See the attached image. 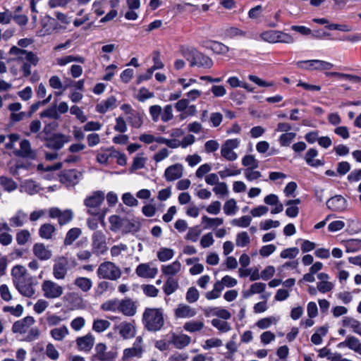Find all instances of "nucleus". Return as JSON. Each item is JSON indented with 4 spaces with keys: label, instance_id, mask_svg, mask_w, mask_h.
Wrapping results in <instances>:
<instances>
[{
    "label": "nucleus",
    "instance_id": "f257e3e1",
    "mask_svg": "<svg viewBox=\"0 0 361 361\" xmlns=\"http://www.w3.org/2000/svg\"><path fill=\"white\" fill-rule=\"evenodd\" d=\"M110 230L116 232L121 230L123 234L135 233L140 229V222L133 214H128L125 216L112 215L109 219Z\"/></svg>",
    "mask_w": 361,
    "mask_h": 361
},
{
    "label": "nucleus",
    "instance_id": "f03ea898",
    "mask_svg": "<svg viewBox=\"0 0 361 361\" xmlns=\"http://www.w3.org/2000/svg\"><path fill=\"white\" fill-rule=\"evenodd\" d=\"M142 322L145 329L150 332L160 331L164 325V313L162 308L147 307L143 312Z\"/></svg>",
    "mask_w": 361,
    "mask_h": 361
},
{
    "label": "nucleus",
    "instance_id": "7ed1b4c3",
    "mask_svg": "<svg viewBox=\"0 0 361 361\" xmlns=\"http://www.w3.org/2000/svg\"><path fill=\"white\" fill-rule=\"evenodd\" d=\"M104 200V193L100 190L94 192L92 195L86 197L84 200L87 213L93 216H99L102 221H104V214L101 213L100 206Z\"/></svg>",
    "mask_w": 361,
    "mask_h": 361
},
{
    "label": "nucleus",
    "instance_id": "20e7f679",
    "mask_svg": "<svg viewBox=\"0 0 361 361\" xmlns=\"http://www.w3.org/2000/svg\"><path fill=\"white\" fill-rule=\"evenodd\" d=\"M99 279L116 281L121 276V269L111 262L102 263L97 271Z\"/></svg>",
    "mask_w": 361,
    "mask_h": 361
},
{
    "label": "nucleus",
    "instance_id": "39448f33",
    "mask_svg": "<svg viewBox=\"0 0 361 361\" xmlns=\"http://www.w3.org/2000/svg\"><path fill=\"white\" fill-rule=\"evenodd\" d=\"M107 347L103 343H97L94 348V353L90 357V361H115L118 352L116 348L106 351Z\"/></svg>",
    "mask_w": 361,
    "mask_h": 361
},
{
    "label": "nucleus",
    "instance_id": "423d86ee",
    "mask_svg": "<svg viewBox=\"0 0 361 361\" xmlns=\"http://www.w3.org/2000/svg\"><path fill=\"white\" fill-rule=\"evenodd\" d=\"M40 139L45 142L44 146L50 149L58 151L63 148L66 143L71 141V136L63 133H54L51 136L41 137Z\"/></svg>",
    "mask_w": 361,
    "mask_h": 361
},
{
    "label": "nucleus",
    "instance_id": "0eeeda50",
    "mask_svg": "<svg viewBox=\"0 0 361 361\" xmlns=\"http://www.w3.org/2000/svg\"><path fill=\"white\" fill-rule=\"evenodd\" d=\"M92 253L97 256L104 255L108 250L106 235L102 231H96L92 236Z\"/></svg>",
    "mask_w": 361,
    "mask_h": 361
},
{
    "label": "nucleus",
    "instance_id": "6e6552de",
    "mask_svg": "<svg viewBox=\"0 0 361 361\" xmlns=\"http://www.w3.org/2000/svg\"><path fill=\"white\" fill-rule=\"evenodd\" d=\"M42 290L47 298L54 299L59 298L63 293L62 286L51 280H45L42 284Z\"/></svg>",
    "mask_w": 361,
    "mask_h": 361
},
{
    "label": "nucleus",
    "instance_id": "1a4fd4ad",
    "mask_svg": "<svg viewBox=\"0 0 361 361\" xmlns=\"http://www.w3.org/2000/svg\"><path fill=\"white\" fill-rule=\"evenodd\" d=\"M240 140L237 138L229 139L225 141L221 149V156L228 161H234L238 158L237 154L233 152L234 149L238 147Z\"/></svg>",
    "mask_w": 361,
    "mask_h": 361
},
{
    "label": "nucleus",
    "instance_id": "9d476101",
    "mask_svg": "<svg viewBox=\"0 0 361 361\" xmlns=\"http://www.w3.org/2000/svg\"><path fill=\"white\" fill-rule=\"evenodd\" d=\"M14 285L20 293L25 297L31 298L35 294L34 278L31 275L16 282Z\"/></svg>",
    "mask_w": 361,
    "mask_h": 361
},
{
    "label": "nucleus",
    "instance_id": "9b49d317",
    "mask_svg": "<svg viewBox=\"0 0 361 361\" xmlns=\"http://www.w3.org/2000/svg\"><path fill=\"white\" fill-rule=\"evenodd\" d=\"M142 336H139L136 338L133 347L126 348L123 350V354L122 357L123 361H125L126 360H128L131 357H141L143 353H144V348L142 345Z\"/></svg>",
    "mask_w": 361,
    "mask_h": 361
},
{
    "label": "nucleus",
    "instance_id": "f8f14e48",
    "mask_svg": "<svg viewBox=\"0 0 361 361\" xmlns=\"http://www.w3.org/2000/svg\"><path fill=\"white\" fill-rule=\"evenodd\" d=\"M53 266V275L56 279H65L68 267V260L65 257H60L54 260Z\"/></svg>",
    "mask_w": 361,
    "mask_h": 361
},
{
    "label": "nucleus",
    "instance_id": "ddd939ff",
    "mask_svg": "<svg viewBox=\"0 0 361 361\" xmlns=\"http://www.w3.org/2000/svg\"><path fill=\"white\" fill-rule=\"evenodd\" d=\"M213 64L214 62L209 56L197 51L194 59L190 60V66L191 67L197 66L203 68H211L213 66Z\"/></svg>",
    "mask_w": 361,
    "mask_h": 361
},
{
    "label": "nucleus",
    "instance_id": "4468645a",
    "mask_svg": "<svg viewBox=\"0 0 361 361\" xmlns=\"http://www.w3.org/2000/svg\"><path fill=\"white\" fill-rule=\"evenodd\" d=\"M326 204L328 209L334 212H342L347 207V201L342 195H337L329 198Z\"/></svg>",
    "mask_w": 361,
    "mask_h": 361
},
{
    "label": "nucleus",
    "instance_id": "2eb2a0df",
    "mask_svg": "<svg viewBox=\"0 0 361 361\" xmlns=\"http://www.w3.org/2000/svg\"><path fill=\"white\" fill-rule=\"evenodd\" d=\"M117 329H118L119 334L124 339H128L134 337L136 333V328L134 321L132 322H121L117 326Z\"/></svg>",
    "mask_w": 361,
    "mask_h": 361
},
{
    "label": "nucleus",
    "instance_id": "dca6fc26",
    "mask_svg": "<svg viewBox=\"0 0 361 361\" xmlns=\"http://www.w3.org/2000/svg\"><path fill=\"white\" fill-rule=\"evenodd\" d=\"M32 252L34 255L42 261H46L52 257L51 250H49L44 243H37L33 245Z\"/></svg>",
    "mask_w": 361,
    "mask_h": 361
},
{
    "label": "nucleus",
    "instance_id": "f3484780",
    "mask_svg": "<svg viewBox=\"0 0 361 361\" xmlns=\"http://www.w3.org/2000/svg\"><path fill=\"white\" fill-rule=\"evenodd\" d=\"M183 167L180 164H176L166 168L164 177L167 181H173L183 176Z\"/></svg>",
    "mask_w": 361,
    "mask_h": 361
},
{
    "label": "nucleus",
    "instance_id": "a211bd4d",
    "mask_svg": "<svg viewBox=\"0 0 361 361\" xmlns=\"http://www.w3.org/2000/svg\"><path fill=\"white\" fill-rule=\"evenodd\" d=\"M119 312L126 316L132 317L137 312V306L131 299L125 298L119 302Z\"/></svg>",
    "mask_w": 361,
    "mask_h": 361
},
{
    "label": "nucleus",
    "instance_id": "6ab92c4d",
    "mask_svg": "<svg viewBox=\"0 0 361 361\" xmlns=\"http://www.w3.org/2000/svg\"><path fill=\"white\" fill-rule=\"evenodd\" d=\"M35 319L32 317L27 316L23 319L18 320L13 324L12 331L13 333L24 334L28 328L33 324Z\"/></svg>",
    "mask_w": 361,
    "mask_h": 361
},
{
    "label": "nucleus",
    "instance_id": "aec40b11",
    "mask_svg": "<svg viewBox=\"0 0 361 361\" xmlns=\"http://www.w3.org/2000/svg\"><path fill=\"white\" fill-rule=\"evenodd\" d=\"M76 343L80 350L89 352L94 345V337L91 334H87L85 336L78 337Z\"/></svg>",
    "mask_w": 361,
    "mask_h": 361
},
{
    "label": "nucleus",
    "instance_id": "412c9836",
    "mask_svg": "<svg viewBox=\"0 0 361 361\" xmlns=\"http://www.w3.org/2000/svg\"><path fill=\"white\" fill-rule=\"evenodd\" d=\"M197 311L190 306L180 303L174 310V314L176 318H191L196 315Z\"/></svg>",
    "mask_w": 361,
    "mask_h": 361
},
{
    "label": "nucleus",
    "instance_id": "4be33fe9",
    "mask_svg": "<svg viewBox=\"0 0 361 361\" xmlns=\"http://www.w3.org/2000/svg\"><path fill=\"white\" fill-rule=\"evenodd\" d=\"M16 155L23 158L35 159L36 154L31 149L30 142L28 140L24 139L20 143V149L16 152Z\"/></svg>",
    "mask_w": 361,
    "mask_h": 361
},
{
    "label": "nucleus",
    "instance_id": "5701e85b",
    "mask_svg": "<svg viewBox=\"0 0 361 361\" xmlns=\"http://www.w3.org/2000/svg\"><path fill=\"white\" fill-rule=\"evenodd\" d=\"M136 274L142 278H154L158 273L155 267L151 268L148 264H140L135 270Z\"/></svg>",
    "mask_w": 361,
    "mask_h": 361
},
{
    "label": "nucleus",
    "instance_id": "b1692460",
    "mask_svg": "<svg viewBox=\"0 0 361 361\" xmlns=\"http://www.w3.org/2000/svg\"><path fill=\"white\" fill-rule=\"evenodd\" d=\"M205 47L216 54L225 55L229 51L228 47L218 41L209 40L207 42Z\"/></svg>",
    "mask_w": 361,
    "mask_h": 361
},
{
    "label": "nucleus",
    "instance_id": "393cba45",
    "mask_svg": "<svg viewBox=\"0 0 361 361\" xmlns=\"http://www.w3.org/2000/svg\"><path fill=\"white\" fill-rule=\"evenodd\" d=\"M116 106V99L114 96H111L107 99L97 104L96 111L100 114H105L109 109H113Z\"/></svg>",
    "mask_w": 361,
    "mask_h": 361
},
{
    "label": "nucleus",
    "instance_id": "a878e982",
    "mask_svg": "<svg viewBox=\"0 0 361 361\" xmlns=\"http://www.w3.org/2000/svg\"><path fill=\"white\" fill-rule=\"evenodd\" d=\"M318 154V152L314 148L310 149L305 154V160L306 163L312 167H317L319 166H323L324 164V161L320 159H314Z\"/></svg>",
    "mask_w": 361,
    "mask_h": 361
},
{
    "label": "nucleus",
    "instance_id": "bb28decb",
    "mask_svg": "<svg viewBox=\"0 0 361 361\" xmlns=\"http://www.w3.org/2000/svg\"><path fill=\"white\" fill-rule=\"evenodd\" d=\"M191 341V338L186 334L176 335L173 334L172 335L171 343L178 349H182L188 346Z\"/></svg>",
    "mask_w": 361,
    "mask_h": 361
},
{
    "label": "nucleus",
    "instance_id": "cd10ccee",
    "mask_svg": "<svg viewBox=\"0 0 361 361\" xmlns=\"http://www.w3.org/2000/svg\"><path fill=\"white\" fill-rule=\"evenodd\" d=\"M13 283L22 280L30 274L27 273L26 269L21 265L14 266L11 270Z\"/></svg>",
    "mask_w": 361,
    "mask_h": 361
},
{
    "label": "nucleus",
    "instance_id": "c85d7f7f",
    "mask_svg": "<svg viewBox=\"0 0 361 361\" xmlns=\"http://www.w3.org/2000/svg\"><path fill=\"white\" fill-rule=\"evenodd\" d=\"M81 176L82 174L80 172L75 169H71L64 171L61 177L63 180L68 182L70 184L75 185L78 183V180Z\"/></svg>",
    "mask_w": 361,
    "mask_h": 361
},
{
    "label": "nucleus",
    "instance_id": "c756f323",
    "mask_svg": "<svg viewBox=\"0 0 361 361\" xmlns=\"http://www.w3.org/2000/svg\"><path fill=\"white\" fill-rule=\"evenodd\" d=\"M181 264L179 261L176 260L169 265L161 266V272L166 276H174L180 271Z\"/></svg>",
    "mask_w": 361,
    "mask_h": 361
},
{
    "label": "nucleus",
    "instance_id": "7c9ffc66",
    "mask_svg": "<svg viewBox=\"0 0 361 361\" xmlns=\"http://www.w3.org/2000/svg\"><path fill=\"white\" fill-rule=\"evenodd\" d=\"M27 215L22 210H18L14 216L9 219V226L21 227L24 225Z\"/></svg>",
    "mask_w": 361,
    "mask_h": 361
},
{
    "label": "nucleus",
    "instance_id": "2f4dec72",
    "mask_svg": "<svg viewBox=\"0 0 361 361\" xmlns=\"http://www.w3.org/2000/svg\"><path fill=\"white\" fill-rule=\"evenodd\" d=\"M360 342L358 338H357L356 337H355L353 336H348L344 341L339 343L337 345V347L338 348L348 347L350 350L356 352L357 349L358 348V347L360 345Z\"/></svg>",
    "mask_w": 361,
    "mask_h": 361
},
{
    "label": "nucleus",
    "instance_id": "473e14b6",
    "mask_svg": "<svg viewBox=\"0 0 361 361\" xmlns=\"http://www.w3.org/2000/svg\"><path fill=\"white\" fill-rule=\"evenodd\" d=\"M69 334V331L66 326L63 325L59 328H54L50 331L51 336L55 340L58 341H63L66 336Z\"/></svg>",
    "mask_w": 361,
    "mask_h": 361
},
{
    "label": "nucleus",
    "instance_id": "72a5a7b5",
    "mask_svg": "<svg viewBox=\"0 0 361 361\" xmlns=\"http://www.w3.org/2000/svg\"><path fill=\"white\" fill-rule=\"evenodd\" d=\"M178 288V282L176 279L169 277L163 286V290L166 295H170Z\"/></svg>",
    "mask_w": 361,
    "mask_h": 361
},
{
    "label": "nucleus",
    "instance_id": "f704fd0d",
    "mask_svg": "<svg viewBox=\"0 0 361 361\" xmlns=\"http://www.w3.org/2000/svg\"><path fill=\"white\" fill-rule=\"evenodd\" d=\"M54 232L55 227L50 224H44L39 229V235L44 239H51Z\"/></svg>",
    "mask_w": 361,
    "mask_h": 361
},
{
    "label": "nucleus",
    "instance_id": "c9c22d12",
    "mask_svg": "<svg viewBox=\"0 0 361 361\" xmlns=\"http://www.w3.org/2000/svg\"><path fill=\"white\" fill-rule=\"evenodd\" d=\"M39 116L41 118H48L54 120H59L61 118V116L57 111L56 104L42 111L39 114Z\"/></svg>",
    "mask_w": 361,
    "mask_h": 361
},
{
    "label": "nucleus",
    "instance_id": "e433bc0d",
    "mask_svg": "<svg viewBox=\"0 0 361 361\" xmlns=\"http://www.w3.org/2000/svg\"><path fill=\"white\" fill-rule=\"evenodd\" d=\"M142 117V114L134 111L127 117V121L133 128H139L143 122Z\"/></svg>",
    "mask_w": 361,
    "mask_h": 361
},
{
    "label": "nucleus",
    "instance_id": "4c0bfd02",
    "mask_svg": "<svg viewBox=\"0 0 361 361\" xmlns=\"http://www.w3.org/2000/svg\"><path fill=\"white\" fill-rule=\"evenodd\" d=\"M81 234V230L78 228H73L70 229L64 239L63 244L65 245H71Z\"/></svg>",
    "mask_w": 361,
    "mask_h": 361
},
{
    "label": "nucleus",
    "instance_id": "58836bf2",
    "mask_svg": "<svg viewBox=\"0 0 361 361\" xmlns=\"http://www.w3.org/2000/svg\"><path fill=\"white\" fill-rule=\"evenodd\" d=\"M204 327V323L201 321H190L183 325V329L188 332L194 333L200 331Z\"/></svg>",
    "mask_w": 361,
    "mask_h": 361
},
{
    "label": "nucleus",
    "instance_id": "ea45409f",
    "mask_svg": "<svg viewBox=\"0 0 361 361\" xmlns=\"http://www.w3.org/2000/svg\"><path fill=\"white\" fill-rule=\"evenodd\" d=\"M85 61V60L82 56L68 55V56H64L62 58L57 59V63L59 66H63L66 65L68 63L73 62V61L84 63Z\"/></svg>",
    "mask_w": 361,
    "mask_h": 361
},
{
    "label": "nucleus",
    "instance_id": "a19ab883",
    "mask_svg": "<svg viewBox=\"0 0 361 361\" xmlns=\"http://www.w3.org/2000/svg\"><path fill=\"white\" fill-rule=\"evenodd\" d=\"M74 284L84 292L88 291L92 286V281L85 277H78Z\"/></svg>",
    "mask_w": 361,
    "mask_h": 361
},
{
    "label": "nucleus",
    "instance_id": "79ce46f5",
    "mask_svg": "<svg viewBox=\"0 0 361 361\" xmlns=\"http://www.w3.org/2000/svg\"><path fill=\"white\" fill-rule=\"evenodd\" d=\"M197 49L194 47H188L182 45L180 47V53L188 61L190 62L192 59H194L195 55L197 52Z\"/></svg>",
    "mask_w": 361,
    "mask_h": 361
},
{
    "label": "nucleus",
    "instance_id": "37998d69",
    "mask_svg": "<svg viewBox=\"0 0 361 361\" xmlns=\"http://www.w3.org/2000/svg\"><path fill=\"white\" fill-rule=\"evenodd\" d=\"M345 247L347 252H355L361 249V240H348L345 243Z\"/></svg>",
    "mask_w": 361,
    "mask_h": 361
},
{
    "label": "nucleus",
    "instance_id": "c03bdc74",
    "mask_svg": "<svg viewBox=\"0 0 361 361\" xmlns=\"http://www.w3.org/2000/svg\"><path fill=\"white\" fill-rule=\"evenodd\" d=\"M174 251L171 248L161 247L157 252V258L161 262H166L173 258Z\"/></svg>",
    "mask_w": 361,
    "mask_h": 361
},
{
    "label": "nucleus",
    "instance_id": "a18cd8bd",
    "mask_svg": "<svg viewBox=\"0 0 361 361\" xmlns=\"http://www.w3.org/2000/svg\"><path fill=\"white\" fill-rule=\"evenodd\" d=\"M223 219L221 218H210L207 216H203L202 218V223L206 224L204 228H212L214 226H219L223 224Z\"/></svg>",
    "mask_w": 361,
    "mask_h": 361
},
{
    "label": "nucleus",
    "instance_id": "49530a36",
    "mask_svg": "<svg viewBox=\"0 0 361 361\" xmlns=\"http://www.w3.org/2000/svg\"><path fill=\"white\" fill-rule=\"evenodd\" d=\"M31 238L30 233L28 230L23 229L16 233V240L19 245H24Z\"/></svg>",
    "mask_w": 361,
    "mask_h": 361
},
{
    "label": "nucleus",
    "instance_id": "de8ad7c7",
    "mask_svg": "<svg viewBox=\"0 0 361 361\" xmlns=\"http://www.w3.org/2000/svg\"><path fill=\"white\" fill-rule=\"evenodd\" d=\"M110 325L111 324L109 321L98 319L94 320L92 329L96 332L101 333L106 330L110 326Z\"/></svg>",
    "mask_w": 361,
    "mask_h": 361
},
{
    "label": "nucleus",
    "instance_id": "09e8293b",
    "mask_svg": "<svg viewBox=\"0 0 361 361\" xmlns=\"http://www.w3.org/2000/svg\"><path fill=\"white\" fill-rule=\"evenodd\" d=\"M119 302L116 299L108 300L101 305V309L104 311H119Z\"/></svg>",
    "mask_w": 361,
    "mask_h": 361
},
{
    "label": "nucleus",
    "instance_id": "8fccbe9b",
    "mask_svg": "<svg viewBox=\"0 0 361 361\" xmlns=\"http://www.w3.org/2000/svg\"><path fill=\"white\" fill-rule=\"evenodd\" d=\"M242 164L247 166V169H257L259 166V161L253 155H245L242 159Z\"/></svg>",
    "mask_w": 361,
    "mask_h": 361
},
{
    "label": "nucleus",
    "instance_id": "3c124183",
    "mask_svg": "<svg viewBox=\"0 0 361 361\" xmlns=\"http://www.w3.org/2000/svg\"><path fill=\"white\" fill-rule=\"evenodd\" d=\"M260 37L265 42L276 43L277 30H267L260 34Z\"/></svg>",
    "mask_w": 361,
    "mask_h": 361
},
{
    "label": "nucleus",
    "instance_id": "603ef678",
    "mask_svg": "<svg viewBox=\"0 0 361 361\" xmlns=\"http://www.w3.org/2000/svg\"><path fill=\"white\" fill-rule=\"evenodd\" d=\"M212 324L221 332H227L231 330V326L227 322L219 319H213Z\"/></svg>",
    "mask_w": 361,
    "mask_h": 361
},
{
    "label": "nucleus",
    "instance_id": "864d4df0",
    "mask_svg": "<svg viewBox=\"0 0 361 361\" xmlns=\"http://www.w3.org/2000/svg\"><path fill=\"white\" fill-rule=\"evenodd\" d=\"M236 201L234 199H230L226 201L224 205V212L227 215H233L236 212Z\"/></svg>",
    "mask_w": 361,
    "mask_h": 361
},
{
    "label": "nucleus",
    "instance_id": "5fc2aeb1",
    "mask_svg": "<svg viewBox=\"0 0 361 361\" xmlns=\"http://www.w3.org/2000/svg\"><path fill=\"white\" fill-rule=\"evenodd\" d=\"M45 354L49 359L52 360H56L59 357V351L56 349L55 346L51 343H49L47 345Z\"/></svg>",
    "mask_w": 361,
    "mask_h": 361
},
{
    "label": "nucleus",
    "instance_id": "6e6d98bb",
    "mask_svg": "<svg viewBox=\"0 0 361 361\" xmlns=\"http://www.w3.org/2000/svg\"><path fill=\"white\" fill-rule=\"evenodd\" d=\"M173 117V108L171 104H168L161 109V119L166 123L171 121Z\"/></svg>",
    "mask_w": 361,
    "mask_h": 361
},
{
    "label": "nucleus",
    "instance_id": "4d7b16f0",
    "mask_svg": "<svg viewBox=\"0 0 361 361\" xmlns=\"http://www.w3.org/2000/svg\"><path fill=\"white\" fill-rule=\"evenodd\" d=\"M0 180L5 190L11 192L16 189L17 184L11 178L1 177Z\"/></svg>",
    "mask_w": 361,
    "mask_h": 361
},
{
    "label": "nucleus",
    "instance_id": "13d9d810",
    "mask_svg": "<svg viewBox=\"0 0 361 361\" xmlns=\"http://www.w3.org/2000/svg\"><path fill=\"white\" fill-rule=\"evenodd\" d=\"M250 242V237L247 232H240L236 237V245L238 247H245Z\"/></svg>",
    "mask_w": 361,
    "mask_h": 361
},
{
    "label": "nucleus",
    "instance_id": "bf43d9fd",
    "mask_svg": "<svg viewBox=\"0 0 361 361\" xmlns=\"http://www.w3.org/2000/svg\"><path fill=\"white\" fill-rule=\"evenodd\" d=\"M295 136L296 134L295 133H286L282 134L279 137L280 145L283 147L289 146Z\"/></svg>",
    "mask_w": 361,
    "mask_h": 361
},
{
    "label": "nucleus",
    "instance_id": "052dcab7",
    "mask_svg": "<svg viewBox=\"0 0 361 361\" xmlns=\"http://www.w3.org/2000/svg\"><path fill=\"white\" fill-rule=\"evenodd\" d=\"M202 231L199 228V226H195L189 228V231L185 236V239L190 240L192 242H196L198 240V237L201 234Z\"/></svg>",
    "mask_w": 361,
    "mask_h": 361
},
{
    "label": "nucleus",
    "instance_id": "680f3d73",
    "mask_svg": "<svg viewBox=\"0 0 361 361\" xmlns=\"http://www.w3.org/2000/svg\"><path fill=\"white\" fill-rule=\"evenodd\" d=\"M73 216V212L70 209H66L63 212H61L60 216L58 219L59 224L61 226L65 225L72 220Z\"/></svg>",
    "mask_w": 361,
    "mask_h": 361
},
{
    "label": "nucleus",
    "instance_id": "e2e57ef3",
    "mask_svg": "<svg viewBox=\"0 0 361 361\" xmlns=\"http://www.w3.org/2000/svg\"><path fill=\"white\" fill-rule=\"evenodd\" d=\"M199 296L200 293L197 289L195 287H190L186 293V300L189 303H193L198 300Z\"/></svg>",
    "mask_w": 361,
    "mask_h": 361
},
{
    "label": "nucleus",
    "instance_id": "0e129e2a",
    "mask_svg": "<svg viewBox=\"0 0 361 361\" xmlns=\"http://www.w3.org/2000/svg\"><path fill=\"white\" fill-rule=\"evenodd\" d=\"M276 43H286V44H291L294 42L293 37L286 32H283L282 31L277 30V38H276Z\"/></svg>",
    "mask_w": 361,
    "mask_h": 361
},
{
    "label": "nucleus",
    "instance_id": "69168bd1",
    "mask_svg": "<svg viewBox=\"0 0 361 361\" xmlns=\"http://www.w3.org/2000/svg\"><path fill=\"white\" fill-rule=\"evenodd\" d=\"M252 221V218L250 216H243L240 219H235L232 221V224L238 227L246 228L247 227Z\"/></svg>",
    "mask_w": 361,
    "mask_h": 361
},
{
    "label": "nucleus",
    "instance_id": "338daca9",
    "mask_svg": "<svg viewBox=\"0 0 361 361\" xmlns=\"http://www.w3.org/2000/svg\"><path fill=\"white\" fill-rule=\"evenodd\" d=\"M152 61L154 65L150 68L152 71H154L157 69H161L164 67V63L161 61V54L159 51H154L153 52Z\"/></svg>",
    "mask_w": 361,
    "mask_h": 361
},
{
    "label": "nucleus",
    "instance_id": "774afa93",
    "mask_svg": "<svg viewBox=\"0 0 361 361\" xmlns=\"http://www.w3.org/2000/svg\"><path fill=\"white\" fill-rule=\"evenodd\" d=\"M299 253V250L297 247H290L283 250L281 254L280 257L283 259L289 258L293 259Z\"/></svg>",
    "mask_w": 361,
    "mask_h": 361
}]
</instances>
